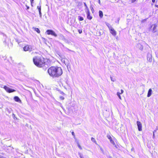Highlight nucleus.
Here are the masks:
<instances>
[{
  "instance_id": "nucleus-12",
  "label": "nucleus",
  "mask_w": 158,
  "mask_h": 158,
  "mask_svg": "<svg viewBox=\"0 0 158 158\" xmlns=\"http://www.w3.org/2000/svg\"><path fill=\"white\" fill-rule=\"evenodd\" d=\"M110 33L114 36H115L116 35V31L112 28L110 30Z\"/></svg>"
},
{
  "instance_id": "nucleus-37",
  "label": "nucleus",
  "mask_w": 158,
  "mask_h": 158,
  "mask_svg": "<svg viewBox=\"0 0 158 158\" xmlns=\"http://www.w3.org/2000/svg\"><path fill=\"white\" fill-rule=\"evenodd\" d=\"M60 37L63 38H64V36L62 35H60Z\"/></svg>"
},
{
  "instance_id": "nucleus-19",
  "label": "nucleus",
  "mask_w": 158,
  "mask_h": 158,
  "mask_svg": "<svg viewBox=\"0 0 158 158\" xmlns=\"http://www.w3.org/2000/svg\"><path fill=\"white\" fill-rule=\"evenodd\" d=\"M99 16L101 18H102V17L103 16V12L102 11H101V10L99 11Z\"/></svg>"
},
{
  "instance_id": "nucleus-14",
  "label": "nucleus",
  "mask_w": 158,
  "mask_h": 158,
  "mask_svg": "<svg viewBox=\"0 0 158 158\" xmlns=\"http://www.w3.org/2000/svg\"><path fill=\"white\" fill-rule=\"evenodd\" d=\"M152 90L151 89H150L148 91L147 97H150L152 95Z\"/></svg>"
},
{
  "instance_id": "nucleus-34",
  "label": "nucleus",
  "mask_w": 158,
  "mask_h": 158,
  "mask_svg": "<svg viewBox=\"0 0 158 158\" xmlns=\"http://www.w3.org/2000/svg\"><path fill=\"white\" fill-rule=\"evenodd\" d=\"M72 135L73 136L74 138H75V135H74V132H72Z\"/></svg>"
},
{
  "instance_id": "nucleus-39",
  "label": "nucleus",
  "mask_w": 158,
  "mask_h": 158,
  "mask_svg": "<svg viewBox=\"0 0 158 158\" xmlns=\"http://www.w3.org/2000/svg\"><path fill=\"white\" fill-rule=\"evenodd\" d=\"M121 93L120 94H123V90L122 89H121Z\"/></svg>"
},
{
  "instance_id": "nucleus-11",
  "label": "nucleus",
  "mask_w": 158,
  "mask_h": 158,
  "mask_svg": "<svg viewBox=\"0 0 158 158\" xmlns=\"http://www.w3.org/2000/svg\"><path fill=\"white\" fill-rule=\"evenodd\" d=\"M87 15V18L89 20H91L92 19V17L90 15V13L89 10L87 11L86 12Z\"/></svg>"
},
{
  "instance_id": "nucleus-35",
  "label": "nucleus",
  "mask_w": 158,
  "mask_h": 158,
  "mask_svg": "<svg viewBox=\"0 0 158 158\" xmlns=\"http://www.w3.org/2000/svg\"><path fill=\"white\" fill-rule=\"evenodd\" d=\"M60 94H62V95H63L64 94V93L63 92H62V91H60Z\"/></svg>"
},
{
  "instance_id": "nucleus-43",
  "label": "nucleus",
  "mask_w": 158,
  "mask_h": 158,
  "mask_svg": "<svg viewBox=\"0 0 158 158\" xmlns=\"http://www.w3.org/2000/svg\"><path fill=\"white\" fill-rule=\"evenodd\" d=\"M136 1V0H132V2H134L135 1Z\"/></svg>"
},
{
  "instance_id": "nucleus-54",
  "label": "nucleus",
  "mask_w": 158,
  "mask_h": 158,
  "mask_svg": "<svg viewBox=\"0 0 158 158\" xmlns=\"http://www.w3.org/2000/svg\"><path fill=\"white\" fill-rule=\"evenodd\" d=\"M115 1H116V0H115Z\"/></svg>"
},
{
  "instance_id": "nucleus-5",
  "label": "nucleus",
  "mask_w": 158,
  "mask_h": 158,
  "mask_svg": "<svg viewBox=\"0 0 158 158\" xmlns=\"http://www.w3.org/2000/svg\"><path fill=\"white\" fill-rule=\"evenodd\" d=\"M46 32L48 35H51L55 37H57V35L56 34L55 32L52 30H48Z\"/></svg>"
},
{
  "instance_id": "nucleus-53",
  "label": "nucleus",
  "mask_w": 158,
  "mask_h": 158,
  "mask_svg": "<svg viewBox=\"0 0 158 158\" xmlns=\"http://www.w3.org/2000/svg\"><path fill=\"white\" fill-rule=\"evenodd\" d=\"M157 86L158 87V84L157 85Z\"/></svg>"
},
{
  "instance_id": "nucleus-9",
  "label": "nucleus",
  "mask_w": 158,
  "mask_h": 158,
  "mask_svg": "<svg viewBox=\"0 0 158 158\" xmlns=\"http://www.w3.org/2000/svg\"><path fill=\"white\" fill-rule=\"evenodd\" d=\"M77 6H80L82 5V2L81 0H73Z\"/></svg>"
},
{
  "instance_id": "nucleus-52",
  "label": "nucleus",
  "mask_w": 158,
  "mask_h": 158,
  "mask_svg": "<svg viewBox=\"0 0 158 158\" xmlns=\"http://www.w3.org/2000/svg\"><path fill=\"white\" fill-rule=\"evenodd\" d=\"M4 42H5V43H6V41H5H5H4Z\"/></svg>"
},
{
  "instance_id": "nucleus-21",
  "label": "nucleus",
  "mask_w": 158,
  "mask_h": 158,
  "mask_svg": "<svg viewBox=\"0 0 158 158\" xmlns=\"http://www.w3.org/2000/svg\"><path fill=\"white\" fill-rule=\"evenodd\" d=\"M110 78L111 81L113 82H114L116 81V79L115 78L112 77L111 76H110Z\"/></svg>"
},
{
  "instance_id": "nucleus-20",
  "label": "nucleus",
  "mask_w": 158,
  "mask_h": 158,
  "mask_svg": "<svg viewBox=\"0 0 158 158\" xmlns=\"http://www.w3.org/2000/svg\"><path fill=\"white\" fill-rule=\"evenodd\" d=\"M78 19L80 21H83L84 20L83 17H81L80 16H78Z\"/></svg>"
},
{
  "instance_id": "nucleus-30",
  "label": "nucleus",
  "mask_w": 158,
  "mask_h": 158,
  "mask_svg": "<svg viewBox=\"0 0 158 158\" xmlns=\"http://www.w3.org/2000/svg\"><path fill=\"white\" fill-rule=\"evenodd\" d=\"M39 13L40 17V18H41L42 17V14H41V11H39Z\"/></svg>"
},
{
  "instance_id": "nucleus-27",
  "label": "nucleus",
  "mask_w": 158,
  "mask_h": 158,
  "mask_svg": "<svg viewBox=\"0 0 158 158\" xmlns=\"http://www.w3.org/2000/svg\"><path fill=\"white\" fill-rule=\"evenodd\" d=\"M146 20H147L146 19H143L141 21V22L142 23H145L146 21Z\"/></svg>"
},
{
  "instance_id": "nucleus-8",
  "label": "nucleus",
  "mask_w": 158,
  "mask_h": 158,
  "mask_svg": "<svg viewBox=\"0 0 158 158\" xmlns=\"http://www.w3.org/2000/svg\"><path fill=\"white\" fill-rule=\"evenodd\" d=\"M137 124L138 126V130L139 131H141L142 130V124L139 121H137Z\"/></svg>"
},
{
  "instance_id": "nucleus-36",
  "label": "nucleus",
  "mask_w": 158,
  "mask_h": 158,
  "mask_svg": "<svg viewBox=\"0 0 158 158\" xmlns=\"http://www.w3.org/2000/svg\"><path fill=\"white\" fill-rule=\"evenodd\" d=\"M0 158H6L5 157L3 156H0Z\"/></svg>"
},
{
  "instance_id": "nucleus-22",
  "label": "nucleus",
  "mask_w": 158,
  "mask_h": 158,
  "mask_svg": "<svg viewBox=\"0 0 158 158\" xmlns=\"http://www.w3.org/2000/svg\"><path fill=\"white\" fill-rule=\"evenodd\" d=\"M91 140L93 142L95 143V144H97L96 141L94 138L92 137L91 138Z\"/></svg>"
},
{
  "instance_id": "nucleus-7",
  "label": "nucleus",
  "mask_w": 158,
  "mask_h": 158,
  "mask_svg": "<svg viewBox=\"0 0 158 158\" xmlns=\"http://www.w3.org/2000/svg\"><path fill=\"white\" fill-rule=\"evenodd\" d=\"M147 60L150 62H152V54L151 53L148 52L147 55Z\"/></svg>"
},
{
  "instance_id": "nucleus-3",
  "label": "nucleus",
  "mask_w": 158,
  "mask_h": 158,
  "mask_svg": "<svg viewBox=\"0 0 158 158\" xmlns=\"http://www.w3.org/2000/svg\"><path fill=\"white\" fill-rule=\"evenodd\" d=\"M32 47L31 45H27L24 46L23 48V50L25 51H31L32 50Z\"/></svg>"
},
{
  "instance_id": "nucleus-42",
  "label": "nucleus",
  "mask_w": 158,
  "mask_h": 158,
  "mask_svg": "<svg viewBox=\"0 0 158 158\" xmlns=\"http://www.w3.org/2000/svg\"><path fill=\"white\" fill-rule=\"evenodd\" d=\"M153 137H155V134H154V131H153Z\"/></svg>"
},
{
  "instance_id": "nucleus-31",
  "label": "nucleus",
  "mask_w": 158,
  "mask_h": 158,
  "mask_svg": "<svg viewBox=\"0 0 158 158\" xmlns=\"http://www.w3.org/2000/svg\"><path fill=\"white\" fill-rule=\"evenodd\" d=\"M78 148L80 149H82V148H81V146L79 144H78Z\"/></svg>"
},
{
  "instance_id": "nucleus-49",
  "label": "nucleus",
  "mask_w": 158,
  "mask_h": 158,
  "mask_svg": "<svg viewBox=\"0 0 158 158\" xmlns=\"http://www.w3.org/2000/svg\"><path fill=\"white\" fill-rule=\"evenodd\" d=\"M100 149H101V150H102V148H101Z\"/></svg>"
},
{
  "instance_id": "nucleus-18",
  "label": "nucleus",
  "mask_w": 158,
  "mask_h": 158,
  "mask_svg": "<svg viewBox=\"0 0 158 158\" xmlns=\"http://www.w3.org/2000/svg\"><path fill=\"white\" fill-rule=\"evenodd\" d=\"M106 26L108 27V28H109V30L110 29H112L113 27H111V25L109 23H106Z\"/></svg>"
},
{
  "instance_id": "nucleus-24",
  "label": "nucleus",
  "mask_w": 158,
  "mask_h": 158,
  "mask_svg": "<svg viewBox=\"0 0 158 158\" xmlns=\"http://www.w3.org/2000/svg\"><path fill=\"white\" fill-rule=\"evenodd\" d=\"M110 142L113 144L114 145L115 144L114 142V141L113 140H112V139H111L110 140Z\"/></svg>"
},
{
  "instance_id": "nucleus-23",
  "label": "nucleus",
  "mask_w": 158,
  "mask_h": 158,
  "mask_svg": "<svg viewBox=\"0 0 158 158\" xmlns=\"http://www.w3.org/2000/svg\"><path fill=\"white\" fill-rule=\"evenodd\" d=\"M120 94V93L119 92H117V95L118 96V97H119V98L121 100V97Z\"/></svg>"
},
{
  "instance_id": "nucleus-29",
  "label": "nucleus",
  "mask_w": 158,
  "mask_h": 158,
  "mask_svg": "<svg viewBox=\"0 0 158 158\" xmlns=\"http://www.w3.org/2000/svg\"><path fill=\"white\" fill-rule=\"evenodd\" d=\"M60 98L61 99V100H64V97H63V96H60Z\"/></svg>"
},
{
  "instance_id": "nucleus-15",
  "label": "nucleus",
  "mask_w": 158,
  "mask_h": 158,
  "mask_svg": "<svg viewBox=\"0 0 158 158\" xmlns=\"http://www.w3.org/2000/svg\"><path fill=\"white\" fill-rule=\"evenodd\" d=\"M14 100L17 102H21L18 96H15L14 98Z\"/></svg>"
},
{
  "instance_id": "nucleus-38",
  "label": "nucleus",
  "mask_w": 158,
  "mask_h": 158,
  "mask_svg": "<svg viewBox=\"0 0 158 158\" xmlns=\"http://www.w3.org/2000/svg\"><path fill=\"white\" fill-rule=\"evenodd\" d=\"M26 7H27V10H28V9H29V6H27V5H26Z\"/></svg>"
},
{
  "instance_id": "nucleus-41",
  "label": "nucleus",
  "mask_w": 158,
  "mask_h": 158,
  "mask_svg": "<svg viewBox=\"0 0 158 158\" xmlns=\"http://www.w3.org/2000/svg\"><path fill=\"white\" fill-rule=\"evenodd\" d=\"M1 34H2L4 36L5 35V34L3 33H1Z\"/></svg>"
},
{
  "instance_id": "nucleus-4",
  "label": "nucleus",
  "mask_w": 158,
  "mask_h": 158,
  "mask_svg": "<svg viewBox=\"0 0 158 158\" xmlns=\"http://www.w3.org/2000/svg\"><path fill=\"white\" fill-rule=\"evenodd\" d=\"M3 88L7 92L9 93L13 92L15 91V90L11 89L6 86H4Z\"/></svg>"
},
{
  "instance_id": "nucleus-50",
  "label": "nucleus",
  "mask_w": 158,
  "mask_h": 158,
  "mask_svg": "<svg viewBox=\"0 0 158 158\" xmlns=\"http://www.w3.org/2000/svg\"><path fill=\"white\" fill-rule=\"evenodd\" d=\"M156 130H154V132H156Z\"/></svg>"
},
{
  "instance_id": "nucleus-40",
  "label": "nucleus",
  "mask_w": 158,
  "mask_h": 158,
  "mask_svg": "<svg viewBox=\"0 0 158 158\" xmlns=\"http://www.w3.org/2000/svg\"><path fill=\"white\" fill-rule=\"evenodd\" d=\"M30 0V2H31V3H33V2H34V0Z\"/></svg>"
},
{
  "instance_id": "nucleus-47",
  "label": "nucleus",
  "mask_w": 158,
  "mask_h": 158,
  "mask_svg": "<svg viewBox=\"0 0 158 158\" xmlns=\"http://www.w3.org/2000/svg\"><path fill=\"white\" fill-rule=\"evenodd\" d=\"M155 6L158 8V5H155Z\"/></svg>"
},
{
  "instance_id": "nucleus-51",
  "label": "nucleus",
  "mask_w": 158,
  "mask_h": 158,
  "mask_svg": "<svg viewBox=\"0 0 158 158\" xmlns=\"http://www.w3.org/2000/svg\"><path fill=\"white\" fill-rule=\"evenodd\" d=\"M156 130H154V132H156Z\"/></svg>"
},
{
  "instance_id": "nucleus-10",
  "label": "nucleus",
  "mask_w": 158,
  "mask_h": 158,
  "mask_svg": "<svg viewBox=\"0 0 158 158\" xmlns=\"http://www.w3.org/2000/svg\"><path fill=\"white\" fill-rule=\"evenodd\" d=\"M151 28L152 29V32L153 33H155L156 31V25H152L151 26Z\"/></svg>"
},
{
  "instance_id": "nucleus-44",
  "label": "nucleus",
  "mask_w": 158,
  "mask_h": 158,
  "mask_svg": "<svg viewBox=\"0 0 158 158\" xmlns=\"http://www.w3.org/2000/svg\"><path fill=\"white\" fill-rule=\"evenodd\" d=\"M98 3H99V4L100 5H101V2H100V0H98Z\"/></svg>"
},
{
  "instance_id": "nucleus-46",
  "label": "nucleus",
  "mask_w": 158,
  "mask_h": 158,
  "mask_svg": "<svg viewBox=\"0 0 158 158\" xmlns=\"http://www.w3.org/2000/svg\"><path fill=\"white\" fill-rule=\"evenodd\" d=\"M80 157L81 158H84V157H83L81 155H80Z\"/></svg>"
},
{
  "instance_id": "nucleus-17",
  "label": "nucleus",
  "mask_w": 158,
  "mask_h": 158,
  "mask_svg": "<svg viewBox=\"0 0 158 158\" xmlns=\"http://www.w3.org/2000/svg\"><path fill=\"white\" fill-rule=\"evenodd\" d=\"M6 110L8 112V113L9 114H10V113H11L12 110V109L10 108H7L6 109Z\"/></svg>"
},
{
  "instance_id": "nucleus-16",
  "label": "nucleus",
  "mask_w": 158,
  "mask_h": 158,
  "mask_svg": "<svg viewBox=\"0 0 158 158\" xmlns=\"http://www.w3.org/2000/svg\"><path fill=\"white\" fill-rule=\"evenodd\" d=\"M32 29L34 30L35 31H36L38 33H39L40 32V31L38 28H36L34 27H33Z\"/></svg>"
},
{
  "instance_id": "nucleus-6",
  "label": "nucleus",
  "mask_w": 158,
  "mask_h": 158,
  "mask_svg": "<svg viewBox=\"0 0 158 158\" xmlns=\"http://www.w3.org/2000/svg\"><path fill=\"white\" fill-rule=\"evenodd\" d=\"M61 61L62 62L64 63L67 66H68L69 64V61L66 58H62L61 59Z\"/></svg>"
},
{
  "instance_id": "nucleus-48",
  "label": "nucleus",
  "mask_w": 158,
  "mask_h": 158,
  "mask_svg": "<svg viewBox=\"0 0 158 158\" xmlns=\"http://www.w3.org/2000/svg\"><path fill=\"white\" fill-rule=\"evenodd\" d=\"M33 3H31V6H33Z\"/></svg>"
},
{
  "instance_id": "nucleus-1",
  "label": "nucleus",
  "mask_w": 158,
  "mask_h": 158,
  "mask_svg": "<svg viewBox=\"0 0 158 158\" xmlns=\"http://www.w3.org/2000/svg\"><path fill=\"white\" fill-rule=\"evenodd\" d=\"M48 72L49 75L53 78L58 77L62 74L60 67L52 66L48 69Z\"/></svg>"
},
{
  "instance_id": "nucleus-13",
  "label": "nucleus",
  "mask_w": 158,
  "mask_h": 158,
  "mask_svg": "<svg viewBox=\"0 0 158 158\" xmlns=\"http://www.w3.org/2000/svg\"><path fill=\"white\" fill-rule=\"evenodd\" d=\"M137 47L141 51H142L143 48V46L140 44H137Z\"/></svg>"
},
{
  "instance_id": "nucleus-32",
  "label": "nucleus",
  "mask_w": 158,
  "mask_h": 158,
  "mask_svg": "<svg viewBox=\"0 0 158 158\" xmlns=\"http://www.w3.org/2000/svg\"><path fill=\"white\" fill-rule=\"evenodd\" d=\"M78 32L80 34H81L82 32V31L81 30H78Z\"/></svg>"
},
{
  "instance_id": "nucleus-28",
  "label": "nucleus",
  "mask_w": 158,
  "mask_h": 158,
  "mask_svg": "<svg viewBox=\"0 0 158 158\" xmlns=\"http://www.w3.org/2000/svg\"><path fill=\"white\" fill-rule=\"evenodd\" d=\"M107 137L110 139V140L112 139V138L110 135H107Z\"/></svg>"
},
{
  "instance_id": "nucleus-45",
  "label": "nucleus",
  "mask_w": 158,
  "mask_h": 158,
  "mask_svg": "<svg viewBox=\"0 0 158 158\" xmlns=\"http://www.w3.org/2000/svg\"><path fill=\"white\" fill-rule=\"evenodd\" d=\"M152 2H153V3H154L155 2V0H152Z\"/></svg>"
},
{
  "instance_id": "nucleus-26",
  "label": "nucleus",
  "mask_w": 158,
  "mask_h": 158,
  "mask_svg": "<svg viewBox=\"0 0 158 158\" xmlns=\"http://www.w3.org/2000/svg\"><path fill=\"white\" fill-rule=\"evenodd\" d=\"M84 5L86 7V9H87V10H89V9H88V8L87 7V6L86 5V4L85 3H84Z\"/></svg>"
},
{
  "instance_id": "nucleus-33",
  "label": "nucleus",
  "mask_w": 158,
  "mask_h": 158,
  "mask_svg": "<svg viewBox=\"0 0 158 158\" xmlns=\"http://www.w3.org/2000/svg\"><path fill=\"white\" fill-rule=\"evenodd\" d=\"M12 117H13V118H14V119H15V115L14 113H13V114H12Z\"/></svg>"
},
{
  "instance_id": "nucleus-25",
  "label": "nucleus",
  "mask_w": 158,
  "mask_h": 158,
  "mask_svg": "<svg viewBox=\"0 0 158 158\" xmlns=\"http://www.w3.org/2000/svg\"><path fill=\"white\" fill-rule=\"evenodd\" d=\"M37 8L38 9L39 11H41V6H37Z\"/></svg>"
},
{
  "instance_id": "nucleus-2",
  "label": "nucleus",
  "mask_w": 158,
  "mask_h": 158,
  "mask_svg": "<svg viewBox=\"0 0 158 158\" xmlns=\"http://www.w3.org/2000/svg\"><path fill=\"white\" fill-rule=\"evenodd\" d=\"M33 61L35 65L39 67H42L45 64V62L44 58L35 56L34 57Z\"/></svg>"
}]
</instances>
